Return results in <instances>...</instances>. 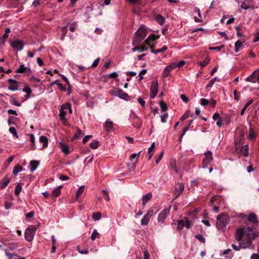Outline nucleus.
Here are the masks:
<instances>
[{"mask_svg": "<svg viewBox=\"0 0 259 259\" xmlns=\"http://www.w3.org/2000/svg\"><path fill=\"white\" fill-rule=\"evenodd\" d=\"M253 229L250 227L239 228L236 230L235 239L239 242V245L232 244V247L236 251H239L241 248L250 247L252 243V240L255 238Z\"/></svg>", "mask_w": 259, "mask_h": 259, "instance_id": "obj_1", "label": "nucleus"}, {"mask_svg": "<svg viewBox=\"0 0 259 259\" xmlns=\"http://www.w3.org/2000/svg\"><path fill=\"white\" fill-rule=\"evenodd\" d=\"M147 34V30L145 27L141 25L140 28L135 32V35L136 37L133 41V45L134 46H137L145 38Z\"/></svg>", "mask_w": 259, "mask_h": 259, "instance_id": "obj_2", "label": "nucleus"}, {"mask_svg": "<svg viewBox=\"0 0 259 259\" xmlns=\"http://www.w3.org/2000/svg\"><path fill=\"white\" fill-rule=\"evenodd\" d=\"M229 221V218L225 214L222 213L217 217V226L219 230L226 228Z\"/></svg>", "mask_w": 259, "mask_h": 259, "instance_id": "obj_3", "label": "nucleus"}, {"mask_svg": "<svg viewBox=\"0 0 259 259\" xmlns=\"http://www.w3.org/2000/svg\"><path fill=\"white\" fill-rule=\"evenodd\" d=\"M38 226L39 225H30L27 228L25 232V238L27 241L31 242L33 240Z\"/></svg>", "mask_w": 259, "mask_h": 259, "instance_id": "obj_4", "label": "nucleus"}, {"mask_svg": "<svg viewBox=\"0 0 259 259\" xmlns=\"http://www.w3.org/2000/svg\"><path fill=\"white\" fill-rule=\"evenodd\" d=\"M111 94L125 101H128L130 99L128 95L119 89H114L111 91Z\"/></svg>", "mask_w": 259, "mask_h": 259, "instance_id": "obj_5", "label": "nucleus"}, {"mask_svg": "<svg viewBox=\"0 0 259 259\" xmlns=\"http://www.w3.org/2000/svg\"><path fill=\"white\" fill-rule=\"evenodd\" d=\"M204 155L205 157L202 161V168H206L207 165L209 164L213 159L212 153L210 151L207 150L206 152L204 153Z\"/></svg>", "mask_w": 259, "mask_h": 259, "instance_id": "obj_6", "label": "nucleus"}, {"mask_svg": "<svg viewBox=\"0 0 259 259\" xmlns=\"http://www.w3.org/2000/svg\"><path fill=\"white\" fill-rule=\"evenodd\" d=\"M158 81L157 80H153L150 87V98L154 99L156 96L158 92Z\"/></svg>", "mask_w": 259, "mask_h": 259, "instance_id": "obj_7", "label": "nucleus"}, {"mask_svg": "<svg viewBox=\"0 0 259 259\" xmlns=\"http://www.w3.org/2000/svg\"><path fill=\"white\" fill-rule=\"evenodd\" d=\"M171 206L169 207V208H165L158 215L157 221L158 223H163L165 219L167 217L170 212V208Z\"/></svg>", "mask_w": 259, "mask_h": 259, "instance_id": "obj_8", "label": "nucleus"}, {"mask_svg": "<svg viewBox=\"0 0 259 259\" xmlns=\"http://www.w3.org/2000/svg\"><path fill=\"white\" fill-rule=\"evenodd\" d=\"M246 80L253 83L257 82L259 83V69L254 71L250 75L248 76L246 78Z\"/></svg>", "mask_w": 259, "mask_h": 259, "instance_id": "obj_9", "label": "nucleus"}, {"mask_svg": "<svg viewBox=\"0 0 259 259\" xmlns=\"http://www.w3.org/2000/svg\"><path fill=\"white\" fill-rule=\"evenodd\" d=\"M11 47L17 51H21L23 50L24 44L21 40H16L11 43Z\"/></svg>", "mask_w": 259, "mask_h": 259, "instance_id": "obj_10", "label": "nucleus"}, {"mask_svg": "<svg viewBox=\"0 0 259 259\" xmlns=\"http://www.w3.org/2000/svg\"><path fill=\"white\" fill-rule=\"evenodd\" d=\"M153 210L148 211L145 215L143 217L141 221V225L143 226L147 225L150 220L151 217L153 215Z\"/></svg>", "mask_w": 259, "mask_h": 259, "instance_id": "obj_11", "label": "nucleus"}, {"mask_svg": "<svg viewBox=\"0 0 259 259\" xmlns=\"http://www.w3.org/2000/svg\"><path fill=\"white\" fill-rule=\"evenodd\" d=\"M104 128L108 134L114 131L113 123L109 119H107L104 124Z\"/></svg>", "mask_w": 259, "mask_h": 259, "instance_id": "obj_12", "label": "nucleus"}, {"mask_svg": "<svg viewBox=\"0 0 259 259\" xmlns=\"http://www.w3.org/2000/svg\"><path fill=\"white\" fill-rule=\"evenodd\" d=\"M39 165L38 161L36 160H31L29 164V169L31 172H33L36 169Z\"/></svg>", "mask_w": 259, "mask_h": 259, "instance_id": "obj_13", "label": "nucleus"}, {"mask_svg": "<svg viewBox=\"0 0 259 259\" xmlns=\"http://www.w3.org/2000/svg\"><path fill=\"white\" fill-rule=\"evenodd\" d=\"M184 184L182 183H179L177 184L176 187V193H178V195H181L184 189Z\"/></svg>", "mask_w": 259, "mask_h": 259, "instance_id": "obj_14", "label": "nucleus"}, {"mask_svg": "<svg viewBox=\"0 0 259 259\" xmlns=\"http://www.w3.org/2000/svg\"><path fill=\"white\" fill-rule=\"evenodd\" d=\"M152 194L151 193H148L143 196L142 197V204L145 205L147 202L152 198Z\"/></svg>", "mask_w": 259, "mask_h": 259, "instance_id": "obj_15", "label": "nucleus"}, {"mask_svg": "<svg viewBox=\"0 0 259 259\" xmlns=\"http://www.w3.org/2000/svg\"><path fill=\"white\" fill-rule=\"evenodd\" d=\"M39 141L40 143H42V148H47L48 145V138L44 136H41L39 137Z\"/></svg>", "mask_w": 259, "mask_h": 259, "instance_id": "obj_16", "label": "nucleus"}, {"mask_svg": "<svg viewBox=\"0 0 259 259\" xmlns=\"http://www.w3.org/2000/svg\"><path fill=\"white\" fill-rule=\"evenodd\" d=\"M148 50V48H146L144 45H141V46L133 48L132 50L133 52H135L138 51L140 53L143 52Z\"/></svg>", "mask_w": 259, "mask_h": 259, "instance_id": "obj_17", "label": "nucleus"}, {"mask_svg": "<svg viewBox=\"0 0 259 259\" xmlns=\"http://www.w3.org/2000/svg\"><path fill=\"white\" fill-rule=\"evenodd\" d=\"M241 153L245 157H247L248 155V145H245L242 146L240 150Z\"/></svg>", "mask_w": 259, "mask_h": 259, "instance_id": "obj_18", "label": "nucleus"}, {"mask_svg": "<svg viewBox=\"0 0 259 259\" xmlns=\"http://www.w3.org/2000/svg\"><path fill=\"white\" fill-rule=\"evenodd\" d=\"M248 220L252 223L256 224L257 223V219L256 215L254 213L250 214L248 217Z\"/></svg>", "mask_w": 259, "mask_h": 259, "instance_id": "obj_19", "label": "nucleus"}, {"mask_svg": "<svg viewBox=\"0 0 259 259\" xmlns=\"http://www.w3.org/2000/svg\"><path fill=\"white\" fill-rule=\"evenodd\" d=\"M86 11L84 14V16L87 17V19L89 18L90 17V13H91L93 11L92 5H90V6L86 7Z\"/></svg>", "mask_w": 259, "mask_h": 259, "instance_id": "obj_20", "label": "nucleus"}, {"mask_svg": "<svg viewBox=\"0 0 259 259\" xmlns=\"http://www.w3.org/2000/svg\"><path fill=\"white\" fill-rule=\"evenodd\" d=\"M27 70L30 71V69H27V68L25 67V66L23 64H22L20 66L19 68L16 70V72L17 73H25L27 72Z\"/></svg>", "mask_w": 259, "mask_h": 259, "instance_id": "obj_21", "label": "nucleus"}, {"mask_svg": "<svg viewBox=\"0 0 259 259\" xmlns=\"http://www.w3.org/2000/svg\"><path fill=\"white\" fill-rule=\"evenodd\" d=\"M60 144L61 146L62 151L66 155L68 154L69 153L68 147L66 145L62 143H60Z\"/></svg>", "mask_w": 259, "mask_h": 259, "instance_id": "obj_22", "label": "nucleus"}, {"mask_svg": "<svg viewBox=\"0 0 259 259\" xmlns=\"http://www.w3.org/2000/svg\"><path fill=\"white\" fill-rule=\"evenodd\" d=\"M243 42L240 40H238L235 43V52L238 53L242 45Z\"/></svg>", "mask_w": 259, "mask_h": 259, "instance_id": "obj_23", "label": "nucleus"}, {"mask_svg": "<svg viewBox=\"0 0 259 259\" xmlns=\"http://www.w3.org/2000/svg\"><path fill=\"white\" fill-rule=\"evenodd\" d=\"M22 91L27 94L26 97L27 98H29V95L31 94L32 91L30 87L27 85L25 86V87L23 89Z\"/></svg>", "mask_w": 259, "mask_h": 259, "instance_id": "obj_24", "label": "nucleus"}, {"mask_svg": "<svg viewBox=\"0 0 259 259\" xmlns=\"http://www.w3.org/2000/svg\"><path fill=\"white\" fill-rule=\"evenodd\" d=\"M23 170V167L21 165H17L13 168V173L14 175H16L19 172Z\"/></svg>", "mask_w": 259, "mask_h": 259, "instance_id": "obj_25", "label": "nucleus"}, {"mask_svg": "<svg viewBox=\"0 0 259 259\" xmlns=\"http://www.w3.org/2000/svg\"><path fill=\"white\" fill-rule=\"evenodd\" d=\"M184 225L186 228L189 229L193 225V223L192 221H190L187 218H185Z\"/></svg>", "mask_w": 259, "mask_h": 259, "instance_id": "obj_26", "label": "nucleus"}, {"mask_svg": "<svg viewBox=\"0 0 259 259\" xmlns=\"http://www.w3.org/2000/svg\"><path fill=\"white\" fill-rule=\"evenodd\" d=\"M61 187V186L57 187L54 189L52 192V194L54 197H57L59 196L61 193L60 191V188Z\"/></svg>", "mask_w": 259, "mask_h": 259, "instance_id": "obj_27", "label": "nucleus"}, {"mask_svg": "<svg viewBox=\"0 0 259 259\" xmlns=\"http://www.w3.org/2000/svg\"><path fill=\"white\" fill-rule=\"evenodd\" d=\"M156 20L158 24L162 25L165 22V18L161 15H158L156 17Z\"/></svg>", "mask_w": 259, "mask_h": 259, "instance_id": "obj_28", "label": "nucleus"}, {"mask_svg": "<svg viewBox=\"0 0 259 259\" xmlns=\"http://www.w3.org/2000/svg\"><path fill=\"white\" fill-rule=\"evenodd\" d=\"M171 69H170L168 67L166 66L165 67L163 71V76L164 78L168 77L170 75V72L171 71Z\"/></svg>", "mask_w": 259, "mask_h": 259, "instance_id": "obj_29", "label": "nucleus"}, {"mask_svg": "<svg viewBox=\"0 0 259 259\" xmlns=\"http://www.w3.org/2000/svg\"><path fill=\"white\" fill-rule=\"evenodd\" d=\"M156 39V36L154 34H151L145 40L144 43L145 45H149L150 41H153Z\"/></svg>", "mask_w": 259, "mask_h": 259, "instance_id": "obj_30", "label": "nucleus"}, {"mask_svg": "<svg viewBox=\"0 0 259 259\" xmlns=\"http://www.w3.org/2000/svg\"><path fill=\"white\" fill-rule=\"evenodd\" d=\"M10 180L8 178H5L2 184L0 185V189L5 188L9 183Z\"/></svg>", "mask_w": 259, "mask_h": 259, "instance_id": "obj_31", "label": "nucleus"}, {"mask_svg": "<svg viewBox=\"0 0 259 259\" xmlns=\"http://www.w3.org/2000/svg\"><path fill=\"white\" fill-rule=\"evenodd\" d=\"M93 219L96 221L99 220L101 218V213L100 212H97L93 213Z\"/></svg>", "mask_w": 259, "mask_h": 259, "instance_id": "obj_32", "label": "nucleus"}, {"mask_svg": "<svg viewBox=\"0 0 259 259\" xmlns=\"http://www.w3.org/2000/svg\"><path fill=\"white\" fill-rule=\"evenodd\" d=\"M154 146H155V143L153 142L152 143L151 146L148 149V153L150 154V156L148 158V160L150 159L153 155V148H154Z\"/></svg>", "mask_w": 259, "mask_h": 259, "instance_id": "obj_33", "label": "nucleus"}, {"mask_svg": "<svg viewBox=\"0 0 259 259\" xmlns=\"http://www.w3.org/2000/svg\"><path fill=\"white\" fill-rule=\"evenodd\" d=\"M9 131L13 135L14 137H15L16 138H18L16 130L14 127H10L9 130Z\"/></svg>", "mask_w": 259, "mask_h": 259, "instance_id": "obj_34", "label": "nucleus"}, {"mask_svg": "<svg viewBox=\"0 0 259 259\" xmlns=\"http://www.w3.org/2000/svg\"><path fill=\"white\" fill-rule=\"evenodd\" d=\"M30 141L31 143L33 144L31 146V149H35L36 148V147L34 145L35 137L33 134H30Z\"/></svg>", "mask_w": 259, "mask_h": 259, "instance_id": "obj_35", "label": "nucleus"}, {"mask_svg": "<svg viewBox=\"0 0 259 259\" xmlns=\"http://www.w3.org/2000/svg\"><path fill=\"white\" fill-rule=\"evenodd\" d=\"M159 106L160 107L161 110L162 111H165L167 109V106L166 103L162 101H160Z\"/></svg>", "mask_w": 259, "mask_h": 259, "instance_id": "obj_36", "label": "nucleus"}, {"mask_svg": "<svg viewBox=\"0 0 259 259\" xmlns=\"http://www.w3.org/2000/svg\"><path fill=\"white\" fill-rule=\"evenodd\" d=\"M255 133H254L253 129L250 127L249 129V131L248 138L249 139L251 140V139H253L255 138Z\"/></svg>", "mask_w": 259, "mask_h": 259, "instance_id": "obj_37", "label": "nucleus"}, {"mask_svg": "<svg viewBox=\"0 0 259 259\" xmlns=\"http://www.w3.org/2000/svg\"><path fill=\"white\" fill-rule=\"evenodd\" d=\"M184 225V222L183 220H179L178 221V224H177V229L179 230H182Z\"/></svg>", "mask_w": 259, "mask_h": 259, "instance_id": "obj_38", "label": "nucleus"}, {"mask_svg": "<svg viewBox=\"0 0 259 259\" xmlns=\"http://www.w3.org/2000/svg\"><path fill=\"white\" fill-rule=\"evenodd\" d=\"M90 147L92 149H96L98 148L99 145L98 141L97 140H94L90 143Z\"/></svg>", "mask_w": 259, "mask_h": 259, "instance_id": "obj_39", "label": "nucleus"}, {"mask_svg": "<svg viewBox=\"0 0 259 259\" xmlns=\"http://www.w3.org/2000/svg\"><path fill=\"white\" fill-rule=\"evenodd\" d=\"M65 115L66 112L61 108L60 110L59 117L62 120L64 121L65 120Z\"/></svg>", "mask_w": 259, "mask_h": 259, "instance_id": "obj_40", "label": "nucleus"}, {"mask_svg": "<svg viewBox=\"0 0 259 259\" xmlns=\"http://www.w3.org/2000/svg\"><path fill=\"white\" fill-rule=\"evenodd\" d=\"M21 190H22V187L21 186V184H19L15 187V194L16 195H18L20 194Z\"/></svg>", "mask_w": 259, "mask_h": 259, "instance_id": "obj_41", "label": "nucleus"}, {"mask_svg": "<svg viewBox=\"0 0 259 259\" xmlns=\"http://www.w3.org/2000/svg\"><path fill=\"white\" fill-rule=\"evenodd\" d=\"M5 251L9 259H14V258H15V257H18L16 254L8 252L7 249H6Z\"/></svg>", "mask_w": 259, "mask_h": 259, "instance_id": "obj_42", "label": "nucleus"}, {"mask_svg": "<svg viewBox=\"0 0 259 259\" xmlns=\"http://www.w3.org/2000/svg\"><path fill=\"white\" fill-rule=\"evenodd\" d=\"M98 235H99V233L97 232V230L95 229L93 231V232L92 233V234L91 236V239L92 240H95L96 239V238L97 237V236H98Z\"/></svg>", "mask_w": 259, "mask_h": 259, "instance_id": "obj_43", "label": "nucleus"}, {"mask_svg": "<svg viewBox=\"0 0 259 259\" xmlns=\"http://www.w3.org/2000/svg\"><path fill=\"white\" fill-rule=\"evenodd\" d=\"M195 237L199 240L201 242L204 243L205 242V238L201 234H197L195 236Z\"/></svg>", "mask_w": 259, "mask_h": 259, "instance_id": "obj_44", "label": "nucleus"}, {"mask_svg": "<svg viewBox=\"0 0 259 259\" xmlns=\"http://www.w3.org/2000/svg\"><path fill=\"white\" fill-rule=\"evenodd\" d=\"M210 59L208 58H206L202 62L199 63V65L201 67L205 66L209 62Z\"/></svg>", "mask_w": 259, "mask_h": 259, "instance_id": "obj_45", "label": "nucleus"}, {"mask_svg": "<svg viewBox=\"0 0 259 259\" xmlns=\"http://www.w3.org/2000/svg\"><path fill=\"white\" fill-rule=\"evenodd\" d=\"M102 192L103 195L104 196V198L105 199V200L106 201H109L110 200V197L107 190L103 189L102 190Z\"/></svg>", "mask_w": 259, "mask_h": 259, "instance_id": "obj_46", "label": "nucleus"}, {"mask_svg": "<svg viewBox=\"0 0 259 259\" xmlns=\"http://www.w3.org/2000/svg\"><path fill=\"white\" fill-rule=\"evenodd\" d=\"M9 90L15 91L18 90V83L17 84H14L13 85H11L8 88Z\"/></svg>", "mask_w": 259, "mask_h": 259, "instance_id": "obj_47", "label": "nucleus"}, {"mask_svg": "<svg viewBox=\"0 0 259 259\" xmlns=\"http://www.w3.org/2000/svg\"><path fill=\"white\" fill-rule=\"evenodd\" d=\"M168 117V114L167 113H164L163 115H161L160 117L161 121L162 123H165L166 121V119Z\"/></svg>", "mask_w": 259, "mask_h": 259, "instance_id": "obj_48", "label": "nucleus"}, {"mask_svg": "<svg viewBox=\"0 0 259 259\" xmlns=\"http://www.w3.org/2000/svg\"><path fill=\"white\" fill-rule=\"evenodd\" d=\"M209 102H208V100L207 99H204V98H202L201 100H200V104L202 105V106H206L208 104Z\"/></svg>", "mask_w": 259, "mask_h": 259, "instance_id": "obj_49", "label": "nucleus"}, {"mask_svg": "<svg viewBox=\"0 0 259 259\" xmlns=\"http://www.w3.org/2000/svg\"><path fill=\"white\" fill-rule=\"evenodd\" d=\"M61 108L62 109H69V110H70V113H71L72 112V110L71 109V107H70V105L69 104H68V103H66V104H63V105L61 106Z\"/></svg>", "mask_w": 259, "mask_h": 259, "instance_id": "obj_50", "label": "nucleus"}, {"mask_svg": "<svg viewBox=\"0 0 259 259\" xmlns=\"http://www.w3.org/2000/svg\"><path fill=\"white\" fill-rule=\"evenodd\" d=\"M181 99L183 100V101L185 103H187L189 101L188 98L184 94H182L180 95Z\"/></svg>", "mask_w": 259, "mask_h": 259, "instance_id": "obj_51", "label": "nucleus"}, {"mask_svg": "<svg viewBox=\"0 0 259 259\" xmlns=\"http://www.w3.org/2000/svg\"><path fill=\"white\" fill-rule=\"evenodd\" d=\"M212 118L214 120L218 121L221 119V117H220V115L218 113H215L213 115Z\"/></svg>", "mask_w": 259, "mask_h": 259, "instance_id": "obj_52", "label": "nucleus"}, {"mask_svg": "<svg viewBox=\"0 0 259 259\" xmlns=\"http://www.w3.org/2000/svg\"><path fill=\"white\" fill-rule=\"evenodd\" d=\"M92 138V135H88V136H85L82 141V142L83 143H86L90 139H91V138Z\"/></svg>", "mask_w": 259, "mask_h": 259, "instance_id": "obj_53", "label": "nucleus"}, {"mask_svg": "<svg viewBox=\"0 0 259 259\" xmlns=\"http://www.w3.org/2000/svg\"><path fill=\"white\" fill-rule=\"evenodd\" d=\"M141 151L139 152L138 153H133L130 156V160H133L134 159L139 156Z\"/></svg>", "mask_w": 259, "mask_h": 259, "instance_id": "obj_54", "label": "nucleus"}, {"mask_svg": "<svg viewBox=\"0 0 259 259\" xmlns=\"http://www.w3.org/2000/svg\"><path fill=\"white\" fill-rule=\"evenodd\" d=\"M138 102L142 106L144 107L145 105V101L141 97L138 98Z\"/></svg>", "mask_w": 259, "mask_h": 259, "instance_id": "obj_55", "label": "nucleus"}, {"mask_svg": "<svg viewBox=\"0 0 259 259\" xmlns=\"http://www.w3.org/2000/svg\"><path fill=\"white\" fill-rule=\"evenodd\" d=\"M81 194V186L79 187L78 189L77 190L76 194V199L78 200V201H80L79 200V196Z\"/></svg>", "mask_w": 259, "mask_h": 259, "instance_id": "obj_56", "label": "nucleus"}, {"mask_svg": "<svg viewBox=\"0 0 259 259\" xmlns=\"http://www.w3.org/2000/svg\"><path fill=\"white\" fill-rule=\"evenodd\" d=\"M241 8L244 10H247L249 9V6L245 2H242L241 5Z\"/></svg>", "mask_w": 259, "mask_h": 259, "instance_id": "obj_57", "label": "nucleus"}, {"mask_svg": "<svg viewBox=\"0 0 259 259\" xmlns=\"http://www.w3.org/2000/svg\"><path fill=\"white\" fill-rule=\"evenodd\" d=\"M57 85L58 86V88L63 91H66V88L64 86V85L61 83H57Z\"/></svg>", "mask_w": 259, "mask_h": 259, "instance_id": "obj_58", "label": "nucleus"}, {"mask_svg": "<svg viewBox=\"0 0 259 259\" xmlns=\"http://www.w3.org/2000/svg\"><path fill=\"white\" fill-rule=\"evenodd\" d=\"M99 61H100V58H97V59H96V60L94 61V62L92 63V66H92V67H96V66L98 65V64H99Z\"/></svg>", "mask_w": 259, "mask_h": 259, "instance_id": "obj_59", "label": "nucleus"}, {"mask_svg": "<svg viewBox=\"0 0 259 259\" xmlns=\"http://www.w3.org/2000/svg\"><path fill=\"white\" fill-rule=\"evenodd\" d=\"M34 211H30L28 213H27L25 214V217L27 218H31L34 216Z\"/></svg>", "mask_w": 259, "mask_h": 259, "instance_id": "obj_60", "label": "nucleus"}, {"mask_svg": "<svg viewBox=\"0 0 259 259\" xmlns=\"http://www.w3.org/2000/svg\"><path fill=\"white\" fill-rule=\"evenodd\" d=\"M167 67H168V68L170 69H171V70L175 69L176 67H178L177 65V63H171L170 65H169L168 66H167Z\"/></svg>", "mask_w": 259, "mask_h": 259, "instance_id": "obj_61", "label": "nucleus"}, {"mask_svg": "<svg viewBox=\"0 0 259 259\" xmlns=\"http://www.w3.org/2000/svg\"><path fill=\"white\" fill-rule=\"evenodd\" d=\"M40 5V0H34L32 3V6L36 8Z\"/></svg>", "mask_w": 259, "mask_h": 259, "instance_id": "obj_62", "label": "nucleus"}, {"mask_svg": "<svg viewBox=\"0 0 259 259\" xmlns=\"http://www.w3.org/2000/svg\"><path fill=\"white\" fill-rule=\"evenodd\" d=\"M189 112H186L180 118V120L183 121L189 117Z\"/></svg>", "mask_w": 259, "mask_h": 259, "instance_id": "obj_63", "label": "nucleus"}, {"mask_svg": "<svg viewBox=\"0 0 259 259\" xmlns=\"http://www.w3.org/2000/svg\"><path fill=\"white\" fill-rule=\"evenodd\" d=\"M144 259H149L150 258V254L148 251V250H145L144 252Z\"/></svg>", "mask_w": 259, "mask_h": 259, "instance_id": "obj_64", "label": "nucleus"}]
</instances>
